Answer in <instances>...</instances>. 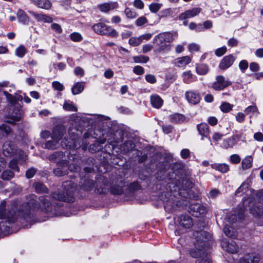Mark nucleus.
Segmentation results:
<instances>
[{"mask_svg":"<svg viewBox=\"0 0 263 263\" xmlns=\"http://www.w3.org/2000/svg\"><path fill=\"white\" fill-rule=\"evenodd\" d=\"M48 196H41L40 204L34 194L26 197V201L22 202L18 199L13 200L7 204L5 200L0 204V219H6L9 223L15 222L19 218L26 221L31 220L33 213L36 210H41L45 213L53 212V207L49 201Z\"/></svg>","mask_w":263,"mask_h":263,"instance_id":"obj_1","label":"nucleus"},{"mask_svg":"<svg viewBox=\"0 0 263 263\" xmlns=\"http://www.w3.org/2000/svg\"><path fill=\"white\" fill-rule=\"evenodd\" d=\"M196 242L194 243L195 249L190 251L191 256L198 258L196 263H212L210 255L206 251L208 246H205L206 240L211 238L210 234L205 231L196 232L194 234Z\"/></svg>","mask_w":263,"mask_h":263,"instance_id":"obj_2","label":"nucleus"},{"mask_svg":"<svg viewBox=\"0 0 263 263\" xmlns=\"http://www.w3.org/2000/svg\"><path fill=\"white\" fill-rule=\"evenodd\" d=\"M73 183L71 181H66L63 184L64 189L63 193H54L52 194V198L60 201H66L67 202H73Z\"/></svg>","mask_w":263,"mask_h":263,"instance_id":"obj_3","label":"nucleus"},{"mask_svg":"<svg viewBox=\"0 0 263 263\" xmlns=\"http://www.w3.org/2000/svg\"><path fill=\"white\" fill-rule=\"evenodd\" d=\"M79 131L76 128H70L68 135L70 140H67L65 137L61 142V145L66 148H78L80 147L82 140L79 137Z\"/></svg>","mask_w":263,"mask_h":263,"instance_id":"obj_4","label":"nucleus"},{"mask_svg":"<svg viewBox=\"0 0 263 263\" xmlns=\"http://www.w3.org/2000/svg\"><path fill=\"white\" fill-rule=\"evenodd\" d=\"M3 154L6 157H11L14 155L18 156L19 161H26L27 156L25 153L21 150H17L15 145L11 141H6L2 147Z\"/></svg>","mask_w":263,"mask_h":263,"instance_id":"obj_5","label":"nucleus"},{"mask_svg":"<svg viewBox=\"0 0 263 263\" xmlns=\"http://www.w3.org/2000/svg\"><path fill=\"white\" fill-rule=\"evenodd\" d=\"M173 40V34L170 32L160 33L153 39L154 42L159 47V52L164 50L167 47L166 44L172 42Z\"/></svg>","mask_w":263,"mask_h":263,"instance_id":"obj_6","label":"nucleus"},{"mask_svg":"<svg viewBox=\"0 0 263 263\" xmlns=\"http://www.w3.org/2000/svg\"><path fill=\"white\" fill-rule=\"evenodd\" d=\"M92 28L96 33L100 35H108L111 37H116L118 35L115 29L103 23L100 22L93 25Z\"/></svg>","mask_w":263,"mask_h":263,"instance_id":"obj_7","label":"nucleus"},{"mask_svg":"<svg viewBox=\"0 0 263 263\" xmlns=\"http://www.w3.org/2000/svg\"><path fill=\"white\" fill-rule=\"evenodd\" d=\"M189 209L191 214L196 217L204 216L207 212L206 207L199 203L191 204Z\"/></svg>","mask_w":263,"mask_h":263,"instance_id":"obj_8","label":"nucleus"},{"mask_svg":"<svg viewBox=\"0 0 263 263\" xmlns=\"http://www.w3.org/2000/svg\"><path fill=\"white\" fill-rule=\"evenodd\" d=\"M231 85V82L226 80L225 78L221 75L216 77V81L212 84V88L215 90H221Z\"/></svg>","mask_w":263,"mask_h":263,"instance_id":"obj_9","label":"nucleus"},{"mask_svg":"<svg viewBox=\"0 0 263 263\" xmlns=\"http://www.w3.org/2000/svg\"><path fill=\"white\" fill-rule=\"evenodd\" d=\"M260 257L259 254L251 253L245 255L239 259V263H259Z\"/></svg>","mask_w":263,"mask_h":263,"instance_id":"obj_10","label":"nucleus"},{"mask_svg":"<svg viewBox=\"0 0 263 263\" xmlns=\"http://www.w3.org/2000/svg\"><path fill=\"white\" fill-rule=\"evenodd\" d=\"M185 97L189 103L194 105L198 104L201 99L199 93L197 91L192 90L185 92Z\"/></svg>","mask_w":263,"mask_h":263,"instance_id":"obj_11","label":"nucleus"},{"mask_svg":"<svg viewBox=\"0 0 263 263\" xmlns=\"http://www.w3.org/2000/svg\"><path fill=\"white\" fill-rule=\"evenodd\" d=\"M221 246L225 251L232 254L237 253L238 251V247L233 240H232L231 242L223 240L221 243Z\"/></svg>","mask_w":263,"mask_h":263,"instance_id":"obj_12","label":"nucleus"},{"mask_svg":"<svg viewBox=\"0 0 263 263\" xmlns=\"http://www.w3.org/2000/svg\"><path fill=\"white\" fill-rule=\"evenodd\" d=\"M235 60V58L232 54L224 57L221 60L219 68L221 69H226L230 67Z\"/></svg>","mask_w":263,"mask_h":263,"instance_id":"obj_13","label":"nucleus"},{"mask_svg":"<svg viewBox=\"0 0 263 263\" xmlns=\"http://www.w3.org/2000/svg\"><path fill=\"white\" fill-rule=\"evenodd\" d=\"M201 11L199 7H195L192 9L185 11L179 15L180 20H185L197 15Z\"/></svg>","mask_w":263,"mask_h":263,"instance_id":"obj_14","label":"nucleus"},{"mask_svg":"<svg viewBox=\"0 0 263 263\" xmlns=\"http://www.w3.org/2000/svg\"><path fill=\"white\" fill-rule=\"evenodd\" d=\"M118 8V4L116 2L105 3L98 6L99 10L105 13L108 12L109 11L117 9Z\"/></svg>","mask_w":263,"mask_h":263,"instance_id":"obj_15","label":"nucleus"},{"mask_svg":"<svg viewBox=\"0 0 263 263\" xmlns=\"http://www.w3.org/2000/svg\"><path fill=\"white\" fill-rule=\"evenodd\" d=\"M65 132L66 129L64 126L62 125L56 126L53 129L51 138H55L56 140L58 139V141H60Z\"/></svg>","mask_w":263,"mask_h":263,"instance_id":"obj_16","label":"nucleus"},{"mask_svg":"<svg viewBox=\"0 0 263 263\" xmlns=\"http://www.w3.org/2000/svg\"><path fill=\"white\" fill-rule=\"evenodd\" d=\"M177 221L181 226L185 228H190L193 225L192 219L188 215L180 216Z\"/></svg>","mask_w":263,"mask_h":263,"instance_id":"obj_17","label":"nucleus"},{"mask_svg":"<svg viewBox=\"0 0 263 263\" xmlns=\"http://www.w3.org/2000/svg\"><path fill=\"white\" fill-rule=\"evenodd\" d=\"M29 12L38 22L47 23H50L52 22V17L48 15L44 14L37 13L32 11Z\"/></svg>","mask_w":263,"mask_h":263,"instance_id":"obj_18","label":"nucleus"},{"mask_svg":"<svg viewBox=\"0 0 263 263\" xmlns=\"http://www.w3.org/2000/svg\"><path fill=\"white\" fill-rule=\"evenodd\" d=\"M197 129L200 135L202 137L201 140L204 137L207 138L209 134V126L206 123H202L197 125Z\"/></svg>","mask_w":263,"mask_h":263,"instance_id":"obj_19","label":"nucleus"},{"mask_svg":"<svg viewBox=\"0 0 263 263\" xmlns=\"http://www.w3.org/2000/svg\"><path fill=\"white\" fill-rule=\"evenodd\" d=\"M191 61V59L189 56H184L177 58L175 60L174 64L177 67H184L186 65L189 64Z\"/></svg>","mask_w":263,"mask_h":263,"instance_id":"obj_20","label":"nucleus"},{"mask_svg":"<svg viewBox=\"0 0 263 263\" xmlns=\"http://www.w3.org/2000/svg\"><path fill=\"white\" fill-rule=\"evenodd\" d=\"M151 103L154 107L160 108L163 105V101L158 95H153L151 96Z\"/></svg>","mask_w":263,"mask_h":263,"instance_id":"obj_21","label":"nucleus"},{"mask_svg":"<svg viewBox=\"0 0 263 263\" xmlns=\"http://www.w3.org/2000/svg\"><path fill=\"white\" fill-rule=\"evenodd\" d=\"M32 3L38 7L45 9H49L51 6V3L49 0H30Z\"/></svg>","mask_w":263,"mask_h":263,"instance_id":"obj_22","label":"nucleus"},{"mask_svg":"<svg viewBox=\"0 0 263 263\" xmlns=\"http://www.w3.org/2000/svg\"><path fill=\"white\" fill-rule=\"evenodd\" d=\"M211 167L221 173H226L229 170V166L226 163H214L211 165Z\"/></svg>","mask_w":263,"mask_h":263,"instance_id":"obj_23","label":"nucleus"},{"mask_svg":"<svg viewBox=\"0 0 263 263\" xmlns=\"http://www.w3.org/2000/svg\"><path fill=\"white\" fill-rule=\"evenodd\" d=\"M195 69L198 74L203 76L209 72L210 68L209 66L205 64H196Z\"/></svg>","mask_w":263,"mask_h":263,"instance_id":"obj_24","label":"nucleus"},{"mask_svg":"<svg viewBox=\"0 0 263 263\" xmlns=\"http://www.w3.org/2000/svg\"><path fill=\"white\" fill-rule=\"evenodd\" d=\"M17 17L20 22L27 24L29 22V17L22 9H19L17 12Z\"/></svg>","mask_w":263,"mask_h":263,"instance_id":"obj_25","label":"nucleus"},{"mask_svg":"<svg viewBox=\"0 0 263 263\" xmlns=\"http://www.w3.org/2000/svg\"><path fill=\"white\" fill-rule=\"evenodd\" d=\"M3 93L6 97L7 101L12 105L16 104L18 101L22 99L21 96L17 95L16 96H13L6 91H4Z\"/></svg>","mask_w":263,"mask_h":263,"instance_id":"obj_26","label":"nucleus"},{"mask_svg":"<svg viewBox=\"0 0 263 263\" xmlns=\"http://www.w3.org/2000/svg\"><path fill=\"white\" fill-rule=\"evenodd\" d=\"M253 202H249V207L250 212L254 215L260 216L263 214V208L260 205H255L253 207L252 206Z\"/></svg>","mask_w":263,"mask_h":263,"instance_id":"obj_27","label":"nucleus"},{"mask_svg":"<svg viewBox=\"0 0 263 263\" xmlns=\"http://www.w3.org/2000/svg\"><path fill=\"white\" fill-rule=\"evenodd\" d=\"M85 86L84 82H77L71 88V92L73 95L80 93L84 90Z\"/></svg>","mask_w":263,"mask_h":263,"instance_id":"obj_28","label":"nucleus"},{"mask_svg":"<svg viewBox=\"0 0 263 263\" xmlns=\"http://www.w3.org/2000/svg\"><path fill=\"white\" fill-rule=\"evenodd\" d=\"M236 144V141L233 137L224 139L221 144V147L225 149L232 148Z\"/></svg>","mask_w":263,"mask_h":263,"instance_id":"obj_29","label":"nucleus"},{"mask_svg":"<svg viewBox=\"0 0 263 263\" xmlns=\"http://www.w3.org/2000/svg\"><path fill=\"white\" fill-rule=\"evenodd\" d=\"M35 192L38 194L46 193L48 190L47 187L42 183L35 182L33 184Z\"/></svg>","mask_w":263,"mask_h":263,"instance_id":"obj_30","label":"nucleus"},{"mask_svg":"<svg viewBox=\"0 0 263 263\" xmlns=\"http://www.w3.org/2000/svg\"><path fill=\"white\" fill-rule=\"evenodd\" d=\"M169 119L171 122L176 123L183 122L185 120V117L180 114H175L169 116Z\"/></svg>","mask_w":263,"mask_h":263,"instance_id":"obj_31","label":"nucleus"},{"mask_svg":"<svg viewBox=\"0 0 263 263\" xmlns=\"http://www.w3.org/2000/svg\"><path fill=\"white\" fill-rule=\"evenodd\" d=\"M59 145V141L58 139L52 138L50 140L47 141L45 144V148L49 149H56Z\"/></svg>","mask_w":263,"mask_h":263,"instance_id":"obj_32","label":"nucleus"},{"mask_svg":"<svg viewBox=\"0 0 263 263\" xmlns=\"http://www.w3.org/2000/svg\"><path fill=\"white\" fill-rule=\"evenodd\" d=\"M245 208H241L240 211L238 213V215L236 214H232L228 218V221L230 223H234L237 221V218L241 219L243 217V214L245 212Z\"/></svg>","mask_w":263,"mask_h":263,"instance_id":"obj_33","label":"nucleus"},{"mask_svg":"<svg viewBox=\"0 0 263 263\" xmlns=\"http://www.w3.org/2000/svg\"><path fill=\"white\" fill-rule=\"evenodd\" d=\"M135 145L134 143L132 141H126L121 146L122 151L123 153L125 154L127 152L132 151Z\"/></svg>","mask_w":263,"mask_h":263,"instance_id":"obj_34","label":"nucleus"},{"mask_svg":"<svg viewBox=\"0 0 263 263\" xmlns=\"http://www.w3.org/2000/svg\"><path fill=\"white\" fill-rule=\"evenodd\" d=\"M183 81L186 84H189L194 81L195 77L190 70L184 71L182 73Z\"/></svg>","mask_w":263,"mask_h":263,"instance_id":"obj_35","label":"nucleus"},{"mask_svg":"<svg viewBox=\"0 0 263 263\" xmlns=\"http://www.w3.org/2000/svg\"><path fill=\"white\" fill-rule=\"evenodd\" d=\"M63 108L64 110L68 111H77V107H76V106L72 101H70L69 100L65 101L63 106Z\"/></svg>","mask_w":263,"mask_h":263,"instance_id":"obj_36","label":"nucleus"},{"mask_svg":"<svg viewBox=\"0 0 263 263\" xmlns=\"http://www.w3.org/2000/svg\"><path fill=\"white\" fill-rule=\"evenodd\" d=\"M224 234L228 237L235 238L237 236V233L228 224H226L223 228Z\"/></svg>","mask_w":263,"mask_h":263,"instance_id":"obj_37","label":"nucleus"},{"mask_svg":"<svg viewBox=\"0 0 263 263\" xmlns=\"http://www.w3.org/2000/svg\"><path fill=\"white\" fill-rule=\"evenodd\" d=\"M27 50L24 45H20L15 51V54L19 58H23L27 53Z\"/></svg>","mask_w":263,"mask_h":263,"instance_id":"obj_38","label":"nucleus"},{"mask_svg":"<svg viewBox=\"0 0 263 263\" xmlns=\"http://www.w3.org/2000/svg\"><path fill=\"white\" fill-rule=\"evenodd\" d=\"M64 154L62 152H57L52 154L49 157V159L51 161L59 162V161L63 158Z\"/></svg>","mask_w":263,"mask_h":263,"instance_id":"obj_39","label":"nucleus"},{"mask_svg":"<svg viewBox=\"0 0 263 263\" xmlns=\"http://www.w3.org/2000/svg\"><path fill=\"white\" fill-rule=\"evenodd\" d=\"M253 159L251 156H247L242 161L241 164L243 169H248L252 166Z\"/></svg>","mask_w":263,"mask_h":263,"instance_id":"obj_40","label":"nucleus"},{"mask_svg":"<svg viewBox=\"0 0 263 263\" xmlns=\"http://www.w3.org/2000/svg\"><path fill=\"white\" fill-rule=\"evenodd\" d=\"M95 186V183L92 180H86L85 183L82 186V190L86 191L92 190Z\"/></svg>","mask_w":263,"mask_h":263,"instance_id":"obj_41","label":"nucleus"},{"mask_svg":"<svg viewBox=\"0 0 263 263\" xmlns=\"http://www.w3.org/2000/svg\"><path fill=\"white\" fill-rule=\"evenodd\" d=\"M249 186V182L248 181H245L236 191V195H238L240 193H242V194L246 193Z\"/></svg>","mask_w":263,"mask_h":263,"instance_id":"obj_42","label":"nucleus"},{"mask_svg":"<svg viewBox=\"0 0 263 263\" xmlns=\"http://www.w3.org/2000/svg\"><path fill=\"white\" fill-rule=\"evenodd\" d=\"M233 105L228 102H223L220 106V109L223 112H229L232 110Z\"/></svg>","mask_w":263,"mask_h":263,"instance_id":"obj_43","label":"nucleus"},{"mask_svg":"<svg viewBox=\"0 0 263 263\" xmlns=\"http://www.w3.org/2000/svg\"><path fill=\"white\" fill-rule=\"evenodd\" d=\"M16 157L17 158V159H13V160L10 161V162L9 163V167L11 169L13 170L14 171H16V172H18L19 171V168H18V167L17 166V162L20 163H23V162H25V161H19L18 156H16Z\"/></svg>","mask_w":263,"mask_h":263,"instance_id":"obj_44","label":"nucleus"},{"mask_svg":"<svg viewBox=\"0 0 263 263\" xmlns=\"http://www.w3.org/2000/svg\"><path fill=\"white\" fill-rule=\"evenodd\" d=\"M233 138H234L235 141H243L246 139V135L242 131L237 132L236 131L235 133L232 136Z\"/></svg>","mask_w":263,"mask_h":263,"instance_id":"obj_45","label":"nucleus"},{"mask_svg":"<svg viewBox=\"0 0 263 263\" xmlns=\"http://www.w3.org/2000/svg\"><path fill=\"white\" fill-rule=\"evenodd\" d=\"M14 173L10 170L4 171L1 175L2 178L3 180H9L13 177Z\"/></svg>","mask_w":263,"mask_h":263,"instance_id":"obj_46","label":"nucleus"},{"mask_svg":"<svg viewBox=\"0 0 263 263\" xmlns=\"http://www.w3.org/2000/svg\"><path fill=\"white\" fill-rule=\"evenodd\" d=\"M124 13L127 18H134L138 16L137 13L134 10H132L129 8H125Z\"/></svg>","mask_w":263,"mask_h":263,"instance_id":"obj_47","label":"nucleus"},{"mask_svg":"<svg viewBox=\"0 0 263 263\" xmlns=\"http://www.w3.org/2000/svg\"><path fill=\"white\" fill-rule=\"evenodd\" d=\"M102 148V146L100 145L98 142H96L95 143L91 144L89 148V151L92 153H94L97 151H99Z\"/></svg>","mask_w":263,"mask_h":263,"instance_id":"obj_48","label":"nucleus"},{"mask_svg":"<svg viewBox=\"0 0 263 263\" xmlns=\"http://www.w3.org/2000/svg\"><path fill=\"white\" fill-rule=\"evenodd\" d=\"M142 43L139 36L138 37H132L128 41L129 45L133 46H137Z\"/></svg>","mask_w":263,"mask_h":263,"instance_id":"obj_49","label":"nucleus"},{"mask_svg":"<svg viewBox=\"0 0 263 263\" xmlns=\"http://www.w3.org/2000/svg\"><path fill=\"white\" fill-rule=\"evenodd\" d=\"M133 60L135 63H145L149 60V58L144 55L135 56L133 57Z\"/></svg>","mask_w":263,"mask_h":263,"instance_id":"obj_50","label":"nucleus"},{"mask_svg":"<svg viewBox=\"0 0 263 263\" xmlns=\"http://www.w3.org/2000/svg\"><path fill=\"white\" fill-rule=\"evenodd\" d=\"M123 189L121 186H112L110 188V192L114 195H121L123 193Z\"/></svg>","mask_w":263,"mask_h":263,"instance_id":"obj_51","label":"nucleus"},{"mask_svg":"<svg viewBox=\"0 0 263 263\" xmlns=\"http://www.w3.org/2000/svg\"><path fill=\"white\" fill-rule=\"evenodd\" d=\"M162 5L159 3H153L149 6V9L152 12H157L161 7Z\"/></svg>","mask_w":263,"mask_h":263,"instance_id":"obj_52","label":"nucleus"},{"mask_svg":"<svg viewBox=\"0 0 263 263\" xmlns=\"http://www.w3.org/2000/svg\"><path fill=\"white\" fill-rule=\"evenodd\" d=\"M246 114H250L258 111V109L255 105H250L247 107L245 110Z\"/></svg>","mask_w":263,"mask_h":263,"instance_id":"obj_53","label":"nucleus"},{"mask_svg":"<svg viewBox=\"0 0 263 263\" xmlns=\"http://www.w3.org/2000/svg\"><path fill=\"white\" fill-rule=\"evenodd\" d=\"M226 51L227 47L226 46H223L217 49L215 51V54L217 57H221L223 55Z\"/></svg>","mask_w":263,"mask_h":263,"instance_id":"obj_54","label":"nucleus"},{"mask_svg":"<svg viewBox=\"0 0 263 263\" xmlns=\"http://www.w3.org/2000/svg\"><path fill=\"white\" fill-rule=\"evenodd\" d=\"M147 23V20L146 18L144 16H141L136 21L135 24L137 26H141Z\"/></svg>","mask_w":263,"mask_h":263,"instance_id":"obj_55","label":"nucleus"},{"mask_svg":"<svg viewBox=\"0 0 263 263\" xmlns=\"http://www.w3.org/2000/svg\"><path fill=\"white\" fill-rule=\"evenodd\" d=\"M146 81L151 84H154L156 82V78L153 74H146L145 77Z\"/></svg>","mask_w":263,"mask_h":263,"instance_id":"obj_56","label":"nucleus"},{"mask_svg":"<svg viewBox=\"0 0 263 263\" xmlns=\"http://www.w3.org/2000/svg\"><path fill=\"white\" fill-rule=\"evenodd\" d=\"M71 39L74 42H79L82 40V37L81 35L77 32L72 33L70 35Z\"/></svg>","mask_w":263,"mask_h":263,"instance_id":"obj_57","label":"nucleus"},{"mask_svg":"<svg viewBox=\"0 0 263 263\" xmlns=\"http://www.w3.org/2000/svg\"><path fill=\"white\" fill-rule=\"evenodd\" d=\"M239 67L242 72L248 68V62L246 60H241L239 64Z\"/></svg>","mask_w":263,"mask_h":263,"instance_id":"obj_58","label":"nucleus"},{"mask_svg":"<svg viewBox=\"0 0 263 263\" xmlns=\"http://www.w3.org/2000/svg\"><path fill=\"white\" fill-rule=\"evenodd\" d=\"M11 118L15 121H19L22 117V111L20 109H17V111L15 112V115L12 114L11 115Z\"/></svg>","mask_w":263,"mask_h":263,"instance_id":"obj_59","label":"nucleus"},{"mask_svg":"<svg viewBox=\"0 0 263 263\" xmlns=\"http://www.w3.org/2000/svg\"><path fill=\"white\" fill-rule=\"evenodd\" d=\"M240 157L238 155L233 154L230 156V161L233 163H239L240 161Z\"/></svg>","mask_w":263,"mask_h":263,"instance_id":"obj_60","label":"nucleus"},{"mask_svg":"<svg viewBox=\"0 0 263 263\" xmlns=\"http://www.w3.org/2000/svg\"><path fill=\"white\" fill-rule=\"evenodd\" d=\"M52 85L53 87L57 90L62 91L64 89V86L63 84H62L61 83L58 81L53 82L52 83Z\"/></svg>","mask_w":263,"mask_h":263,"instance_id":"obj_61","label":"nucleus"},{"mask_svg":"<svg viewBox=\"0 0 263 263\" xmlns=\"http://www.w3.org/2000/svg\"><path fill=\"white\" fill-rule=\"evenodd\" d=\"M134 6L139 9L144 8V3L141 0H135L133 3Z\"/></svg>","mask_w":263,"mask_h":263,"instance_id":"obj_62","label":"nucleus"},{"mask_svg":"<svg viewBox=\"0 0 263 263\" xmlns=\"http://www.w3.org/2000/svg\"><path fill=\"white\" fill-rule=\"evenodd\" d=\"M199 46L198 44L192 43L188 46V49L190 52L198 51L199 50Z\"/></svg>","mask_w":263,"mask_h":263,"instance_id":"obj_63","label":"nucleus"},{"mask_svg":"<svg viewBox=\"0 0 263 263\" xmlns=\"http://www.w3.org/2000/svg\"><path fill=\"white\" fill-rule=\"evenodd\" d=\"M162 128L163 132L166 134L172 133L173 129V127L170 125H163Z\"/></svg>","mask_w":263,"mask_h":263,"instance_id":"obj_64","label":"nucleus"}]
</instances>
